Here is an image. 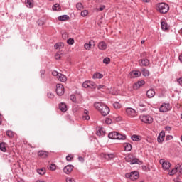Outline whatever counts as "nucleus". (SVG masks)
Here are the masks:
<instances>
[{"label":"nucleus","instance_id":"obj_42","mask_svg":"<svg viewBox=\"0 0 182 182\" xmlns=\"http://www.w3.org/2000/svg\"><path fill=\"white\" fill-rule=\"evenodd\" d=\"M103 63H105V65H109L110 63V58H104Z\"/></svg>","mask_w":182,"mask_h":182},{"label":"nucleus","instance_id":"obj_17","mask_svg":"<svg viewBox=\"0 0 182 182\" xmlns=\"http://www.w3.org/2000/svg\"><path fill=\"white\" fill-rule=\"evenodd\" d=\"M25 4L27 8L32 9L35 6V1L33 0H25Z\"/></svg>","mask_w":182,"mask_h":182},{"label":"nucleus","instance_id":"obj_38","mask_svg":"<svg viewBox=\"0 0 182 182\" xmlns=\"http://www.w3.org/2000/svg\"><path fill=\"white\" fill-rule=\"evenodd\" d=\"M68 45H74L75 44V39L70 38L67 40Z\"/></svg>","mask_w":182,"mask_h":182},{"label":"nucleus","instance_id":"obj_39","mask_svg":"<svg viewBox=\"0 0 182 182\" xmlns=\"http://www.w3.org/2000/svg\"><path fill=\"white\" fill-rule=\"evenodd\" d=\"M101 157H102L103 159H105V160H109V154L102 153V154H101Z\"/></svg>","mask_w":182,"mask_h":182},{"label":"nucleus","instance_id":"obj_45","mask_svg":"<svg viewBox=\"0 0 182 182\" xmlns=\"http://www.w3.org/2000/svg\"><path fill=\"white\" fill-rule=\"evenodd\" d=\"M70 100H72V102H73V103H76V95H71L70 96Z\"/></svg>","mask_w":182,"mask_h":182},{"label":"nucleus","instance_id":"obj_12","mask_svg":"<svg viewBox=\"0 0 182 182\" xmlns=\"http://www.w3.org/2000/svg\"><path fill=\"white\" fill-rule=\"evenodd\" d=\"M166 137V132L164 131H161L157 138L158 143H163L164 141V138Z\"/></svg>","mask_w":182,"mask_h":182},{"label":"nucleus","instance_id":"obj_46","mask_svg":"<svg viewBox=\"0 0 182 182\" xmlns=\"http://www.w3.org/2000/svg\"><path fill=\"white\" fill-rule=\"evenodd\" d=\"M89 11L87 10H83L81 11V16H87L88 15Z\"/></svg>","mask_w":182,"mask_h":182},{"label":"nucleus","instance_id":"obj_56","mask_svg":"<svg viewBox=\"0 0 182 182\" xmlns=\"http://www.w3.org/2000/svg\"><path fill=\"white\" fill-rule=\"evenodd\" d=\"M59 73H58V71H55V70H54V71L52 72L53 76H57L58 77V76H59Z\"/></svg>","mask_w":182,"mask_h":182},{"label":"nucleus","instance_id":"obj_63","mask_svg":"<svg viewBox=\"0 0 182 182\" xmlns=\"http://www.w3.org/2000/svg\"><path fill=\"white\" fill-rule=\"evenodd\" d=\"M78 160H79V161H82V162L84 161L83 157H82V156H79Z\"/></svg>","mask_w":182,"mask_h":182},{"label":"nucleus","instance_id":"obj_55","mask_svg":"<svg viewBox=\"0 0 182 182\" xmlns=\"http://www.w3.org/2000/svg\"><path fill=\"white\" fill-rule=\"evenodd\" d=\"M82 87H85V89L87 88V87H89V85H88V84H87V81H85V82L82 83Z\"/></svg>","mask_w":182,"mask_h":182},{"label":"nucleus","instance_id":"obj_24","mask_svg":"<svg viewBox=\"0 0 182 182\" xmlns=\"http://www.w3.org/2000/svg\"><path fill=\"white\" fill-rule=\"evenodd\" d=\"M131 139L133 141H139V140H141V136L139 135L134 134L131 136Z\"/></svg>","mask_w":182,"mask_h":182},{"label":"nucleus","instance_id":"obj_9","mask_svg":"<svg viewBox=\"0 0 182 182\" xmlns=\"http://www.w3.org/2000/svg\"><path fill=\"white\" fill-rule=\"evenodd\" d=\"M140 76H141V73L139 70H133L129 75L130 79H136V77H140Z\"/></svg>","mask_w":182,"mask_h":182},{"label":"nucleus","instance_id":"obj_35","mask_svg":"<svg viewBox=\"0 0 182 182\" xmlns=\"http://www.w3.org/2000/svg\"><path fill=\"white\" fill-rule=\"evenodd\" d=\"M133 159V155L132 154H129L125 157V161H127V163H132V160Z\"/></svg>","mask_w":182,"mask_h":182},{"label":"nucleus","instance_id":"obj_47","mask_svg":"<svg viewBox=\"0 0 182 182\" xmlns=\"http://www.w3.org/2000/svg\"><path fill=\"white\" fill-rule=\"evenodd\" d=\"M113 106L114 109H120V104L117 102H114Z\"/></svg>","mask_w":182,"mask_h":182},{"label":"nucleus","instance_id":"obj_60","mask_svg":"<svg viewBox=\"0 0 182 182\" xmlns=\"http://www.w3.org/2000/svg\"><path fill=\"white\" fill-rule=\"evenodd\" d=\"M165 130L167 132H170L171 130V127L170 126H167L165 127Z\"/></svg>","mask_w":182,"mask_h":182},{"label":"nucleus","instance_id":"obj_20","mask_svg":"<svg viewBox=\"0 0 182 182\" xmlns=\"http://www.w3.org/2000/svg\"><path fill=\"white\" fill-rule=\"evenodd\" d=\"M108 137H109V139H111L112 140H117V132H110V133L108 134Z\"/></svg>","mask_w":182,"mask_h":182},{"label":"nucleus","instance_id":"obj_27","mask_svg":"<svg viewBox=\"0 0 182 182\" xmlns=\"http://www.w3.org/2000/svg\"><path fill=\"white\" fill-rule=\"evenodd\" d=\"M141 72H142L143 76H144L145 77L150 76V72L149 71V70L146 68H143Z\"/></svg>","mask_w":182,"mask_h":182},{"label":"nucleus","instance_id":"obj_36","mask_svg":"<svg viewBox=\"0 0 182 182\" xmlns=\"http://www.w3.org/2000/svg\"><path fill=\"white\" fill-rule=\"evenodd\" d=\"M6 136H8V137L12 138L14 137V136H15V133L14 132H12V130H7L6 132Z\"/></svg>","mask_w":182,"mask_h":182},{"label":"nucleus","instance_id":"obj_40","mask_svg":"<svg viewBox=\"0 0 182 182\" xmlns=\"http://www.w3.org/2000/svg\"><path fill=\"white\" fill-rule=\"evenodd\" d=\"M131 164H139V159L136 158H132L131 161Z\"/></svg>","mask_w":182,"mask_h":182},{"label":"nucleus","instance_id":"obj_5","mask_svg":"<svg viewBox=\"0 0 182 182\" xmlns=\"http://www.w3.org/2000/svg\"><path fill=\"white\" fill-rule=\"evenodd\" d=\"M159 163L162 166L163 170H164L165 171H167V170H170V168L171 167V164L170 163V161L161 159L159 160Z\"/></svg>","mask_w":182,"mask_h":182},{"label":"nucleus","instance_id":"obj_41","mask_svg":"<svg viewBox=\"0 0 182 182\" xmlns=\"http://www.w3.org/2000/svg\"><path fill=\"white\" fill-rule=\"evenodd\" d=\"M76 6L77 9H78L79 11H82V9H83V4H82V3H77Z\"/></svg>","mask_w":182,"mask_h":182},{"label":"nucleus","instance_id":"obj_64","mask_svg":"<svg viewBox=\"0 0 182 182\" xmlns=\"http://www.w3.org/2000/svg\"><path fill=\"white\" fill-rule=\"evenodd\" d=\"M179 60L182 63V54L181 55H179Z\"/></svg>","mask_w":182,"mask_h":182},{"label":"nucleus","instance_id":"obj_26","mask_svg":"<svg viewBox=\"0 0 182 182\" xmlns=\"http://www.w3.org/2000/svg\"><path fill=\"white\" fill-rule=\"evenodd\" d=\"M93 79H102L103 78V74H100V73H95L93 76H92Z\"/></svg>","mask_w":182,"mask_h":182},{"label":"nucleus","instance_id":"obj_28","mask_svg":"<svg viewBox=\"0 0 182 182\" xmlns=\"http://www.w3.org/2000/svg\"><path fill=\"white\" fill-rule=\"evenodd\" d=\"M52 9H53V11H57L58 12L59 11H61L60 4H54V5L53 6V7H52Z\"/></svg>","mask_w":182,"mask_h":182},{"label":"nucleus","instance_id":"obj_14","mask_svg":"<svg viewBox=\"0 0 182 182\" xmlns=\"http://www.w3.org/2000/svg\"><path fill=\"white\" fill-rule=\"evenodd\" d=\"M73 170V165H67L64 168H63V172L65 174H70L72 173V171Z\"/></svg>","mask_w":182,"mask_h":182},{"label":"nucleus","instance_id":"obj_30","mask_svg":"<svg viewBox=\"0 0 182 182\" xmlns=\"http://www.w3.org/2000/svg\"><path fill=\"white\" fill-rule=\"evenodd\" d=\"M37 173L38 174H39L40 176H43L44 174H46V169L45 168H42L40 169H37Z\"/></svg>","mask_w":182,"mask_h":182},{"label":"nucleus","instance_id":"obj_44","mask_svg":"<svg viewBox=\"0 0 182 182\" xmlns=\"http://www.w3.org/2000/svg\"><path fill=\"white\" fill-rule=\"evenodd\" d=\"M177 171H178L175 169V168H174L171 171H169L168 174H169V176H174V174H176V173H177Z\"/></svg>","mask_w":182,"mask_h":182},{"label":"nucleus","instance_id":"obj_21","mask_svg":"<svg viewBox=\"0 0 182 182\" xmlns=\"http://www.w3.org/2000/svg\"><path fill=\"white\" fill-rule=\"evenodd\" d=\"M57 77H58V80H60V82H63V83H65V82H66L68 80L66 75H65L62 73H59V75Z\"/></svg>","mask_w":182,"mask_h":182},{"label":"nucleus","instance_id":"obj_19","mask_svg":"<svg viewBox=\"0 0 182 182\" xmlns=\"http://www.w3.org/2000/svg\"><path fill=\"white\" fill-rule=\"evenodd\" d=\"M38 155L39 157H41V159H46L48 156V153L46 151H39Z\"/></svg>","mask_w":182,"mask_h":182},{"label":"nucleus","instance_id":"obj_7","mask_svg":"<svg viewBox=\"0 0 182 182\" xmlns=\"http://www.w3.org/2000/svg\"><path fill=\"white\" fill-rule=\"evenodd\" d=\"M139 172L137 171L130 172L125 174V177L127 178H130V180H132L133 181H134V180H137V178H139Z\"/></svg>","mask_w":182,"mask_h":182},{"label":"nucleus","instance_id":"obj_31","mask_svg":"<svg viewBox=\"0 0 182 182\" xmlns=\"http://www.w3.org/2000/svg\"><path fill=\"white\" fill-rule=\"evenodd\" d=\"M117 140H126V135L117 132Z\"/></svg>","mask_w":182,"mask_h":182},{"label":"nucleus","instance_id":"obj_34","mask_svg":"<svg viewBox=\"0 0 182 182\" xmlns=\"http://www.w3.org/2000/svg\"><path fill=\"white\" fill-rule=\"evenodd\" d=\"M124 150L125 151H130L132 150V144L129 143L124 144Z\"/></svg>","mask_w":182,"mask_h":182},{"label":"nucleus","instance_id":"obj_59","mask_svg":"<svg viewBox=\"0 0 182 182\" xmlns=\"http://www.w3.org/2000/svg\"><path fill=\"white\" fill-rule=\"evenodd\" d=\"M178 83L180 85V86H182V77L178 78L177 80Z\"/></svg>","mask_w":182,"mask_h":182},{"label":"nucleus","instance_id":"obj_11","mask_svg":"<svg viewBox=\"0 0 182 182\" xmlns=\"http://www.w3.org/2000/svg\"><path fill=\"white\" fill-rule=\"evenodd\" d=\"M144 85H146V81L142 80L141 81H138V82H135L133 85V87H134V90H137L140 89L141 86H144Z\"/></svg>","mask_w":182,"mask_h":182},{"label":"nucleus","instance_id":"obj_22","mask_svg":"<svg viewBox=\"0 0 182 182\" xmlns=\"http://www.w3.org/2000/svg\"><path fill=\"white\" fill-rule=\"evenodd\" d=\"M83 120H90V117L89 116V110L85 109L82 114Z\"/></svg>","mask_w":182,"mask_h":182},{"label":"nucleus","instance_id":"obj_43","mask_svg":"<svg viewBox=\"0 0 182 182\" xmlns=\"http://www.w3.org/2000/svg\"><path fill=\"white\" fill-rule=\"evenodd\" d=\"M49 168L52 171H55V170H56V165H55V164H51L49 166Z\"/></svg>","mask_w":182,"mask_h":182},{"label":"nucleus","instance_id":"obj_29","mask_svg":"<svg viewBox=\"0 0 182 182\" xmlns=\"http://www.w3.org/2000/svg\"><path fill=\"white\" fill-rule=\"evenodd\" d=\"M161 28L163 31H167V29H168V27L167 26V23H166V21H161Z\"/></svg>","mask_w":182,"mask_h":182},{"label":"nucleus","instance_id":"obj_4","mask_svg":"<svg viewBox=\"0 0 182 182\" xmlns=\"http://www.w3.org/2000/svg\"><path fill=\"white\" fill-rule=\"evenodd\" d=\"M170 110H171L170 103L164 102L159 107V112L161 113H167V112H170Z\"/></svg>","mask_w":182,"mask_h":182},{"label":"nucleus","instance_id":"obj_48","mask_svg":"<svg viewBox=\"0 0 182 182\" xmlns=\"http://www.w3.org/2000/svg\"><path fill=\"white\" fill-rule=\"evenodd\" d=\"M47 96L48 99H53L55 97V95L52 92H48Z\"/></svg>","mask_w":182,"mask_h":182},{"label":"nucleus","instance_id":"obj_23","mask_svg":"<svg viewBox=\"0 0 182 182\" xmlns=\"http://www.w3.org/2000/svg\"><path fill=\"white\" fill-rule=\"evenodd\" d=\"M70 17L68 15H62L58 16V21H60L61 22H63L65 21H69Z\"/></svg>","mask_w":182,"mask_h":182},{"label":"nucleus","instance_id":"obj_61","mask_svg":"<svg viewBox=\"0 0 182 182\" xmlns=\"http://www.w3.org/2000/svg\"><path fill=\"white\" fill-rule=\"evenodd\" d=\"M180 167H181V165L177 164V165L175 166V169L178 171V168H180Z\"/></svg>","mask_w":182,"mask_h":182},{"label":"nucleus","instance_id":"obj_13","mask_svg":"<svg viewBox=\"0 0 182 182\" xmlns=\"http://www.w3.org/2000/svg\"><path fill=\"white\" fill-rule=\"evenodd\" d=\"M146 96L148 99H151V97H154L156 96V91L154 89H149L146 91Z\"/></svg>","mask_w":182,"mask_h":182},{"label":"nucleus","instance_id":"obj_58","mask_svg":"<svg viewBox=\"0 0 182 182\" xmlns=\"http://www.w3.org/2000/svg\"><path fill=\"white\" fill-rule=\"evenodd\" d=\"M40 73L41 75V77H45V70H41Z\"/></svg>","mask_w":182,"mask_h":182},{"label":"nucleus","instance_id":"obj_32","mask_svg":"<svg viewBox=\"0 0 182 182\" xmlns=\"http://www.w3.org/2000/svg\"><path fill=\"white\" fill-rule=\"evenodd\" d=\"M87 82L88 84V87H90V89L96 88V84L95 83V82H92V81H87Z\"/></svg>","mask_w":182,"mask_h":182},{"label":"nucleus","instance_id":"obj_18","mask_svg":"<svg viewBox=\"0 0 182 182\" xmlns=\"http://www.w3.org/2000/svg\"><path fill=\"white\" fill-rule=\"evenodd\" d=\"M59 109L60 110H61L63 113H65V112L68 111V106L66 105L65 103L64 102H61L59 104Z\"/></svg>","mask_w":182,"mask_h":182},{"label":"nucleus","instance_id":"obj_52","mask_svg":"<svg viewBox=\"0 0 182 182\" xmlns=\"http://www.w3.org/2000/svg\"><path fill=\"white\" fill-rule=\"evenodd\" d=\"M105 8H106V6H105V5H101L100 8L97 9V11H105Z\"/></svg>","mask_w":182,"mask_h":182},{"label":"nucleus","instance_id":"obj_50","mask_svg":"<svg viewBox=\"0 0 182 182\" xmlns=\"http://www.w3.org/2000/svg\"><path fill=\"white\" fill-rule=\"evenodd\" d=\"M66 182H76V181L73 178L68 177L66 178Z\"/></svg>","mask_w":182,"mask_h":182},{"label":"nucleus","instance_id":"obj_6","mask_svg":"<svg viewBox=\"0 0 182 182\" xmlns=\"http://www.w3.org/2000/svg\"><path fill=\"white\" fill-rule=\"evenodd\" d=\"M125 113L128 117L131 118L136 117V116H137V112L132 107L126 108Z\"/></svg>","mask_w":182,"mask_h":182},{"label":"nucleus","instance_id":"obj_3","mask_svg":"<svg viewBox=\"0 0 182 182\" xmlns=\"http://www.w3.org/2000/svg\"><path fill=\"white\" fill-rule=\"evenodd\" d=\"M139 119L143 123H146L148 124L153 123V117L149 114L141 115Z\"/></svg>","mask_w":182,"mask_h":182},{"label":"nucleus","instance_id":"obj_15","mask_svg":"<svg viewBox=\"0 0 182 182\" xmlns=\"http://www.w3.org/2000/svg\"><path fill=\"white\" fill-rule=\"evenodd\" d=\"M139 66H149L150 65V61H149V59H141L139 60Z\"/></svg>","mask_w":182,"mask_h":182},{"label":"nucleus","instance_id":"obj_62","mask_svg":"<svg viewBox=\"0 0 182 182\" xmlns=\"http://www.w3.org/2000/svg\"><path fill=\"white\" fill-rule=\"evenodd\" d=\"M139 106H140V107H146V105L142 102H139Z\"/></svg>","mask_w":182,"mask_h":182},{"label":"nucleus","instance_id":"obj_16","mask_svg":"<svg viewBox=\"0 0 182 182\" xmlns=\"http://www.w3.org/2000/svg\"><path fill=\"white\" fill-rule=\"evenodd\" d=\"M98 49H100V50H106L107 49V44H106V42H100L98 43Z\"/></svg>","mask_w":182,"mask_h":182},{"label":"nucleus","instance_id":"obj_25","mask_svg":"<svg viewBox=\"0 0 182 182\" xmlns=\"http://www.w3.org/2000/svg\"><path fill=\"white\" fill-rule=\"evenodd\" d=\"M0 150L1 151H3V153H5L6 151V143L5 142L0 143Z\"/></svg>","mask_w":182,"mask_h":182},{"label":"nucleus","instance_id":"obj_51","mask_svg":"<svg viewBox=\"0 0 182 182\" xmlns=\"http://www.w3.org/2000/svg\"><path fill=\"white\" fill-rule=\"evenodd\" d=\"M67 161H71V160H73V156L72 155H68L66 156Z\"/></svg>","mask_w":182,"mask_h":182},{"label":"nucleus","instance_id":"obj_54","mask_svg":"<svg viewBox=\"0 0 182 182\" xmlns=\"http://www.w3.org/2000/svg\"><path fill=\"white\" fill-rule=\"evenodd\" d=\"M172 139H173V135H166V141H168L169 140H172Z\"/></svg>","mask_w":182,"mask_h":182},{"label":"nucleus","instance_id":"obj_33","mask_svg":"<svg viewBox=\"0 0 182 182\" xmlns=\"http://www.w3.org/2000/svg\"><path fill=\"white\" fill-rule=\"evenodd\" d=\"M63 46H65V44H63V43L60 42V43H57L54 47L55 49H62V48H63Z\"/></svg>","mask_w":182,"mask_h":182},{"label":"nucleus","instance_id":"obj_57","mask_svg":"<svg viewBox=\"0 0 182 182\" xmlns=\"http://www.w3.org/2000/svg\"><path fill=\"white\" fill-rule=\"evenodd\" d=\"M55 58L56 59V60H59V59H60V54L59 53H57L55 55Z\"/></svg>","mask_w":182,"mask_h":182},{"label":"nucleus","instance_id":"obj_8","mask_svg":"<svg viewBox=\"0 0 182 182\" xmlns=\"http://www.w3.org/2000/svg\"><path fill=\"white\" fill-rule=\"evenodd\" d=\"M56 93L58 96H62L65 93V87L62 84H57Z\"/></svg>","mask_w":182,"mask_h":182},{"label":"nucleus","instance_id":"obj_1","mask_svg":"<svg viewBox=\"0 0 182 182\" xmlns=\"http://www.w3.org/2000/svg\"><path fill=\"white\" fill-rule=\"evenodd\" d=\"M94 107L102 116H107L110 113V108L103 102H95Z\"/></svg>","mask_w":182,"mask_h":182},{"label":"nucleus","instance_id":"obj_53","mask_svg":"<svg viewBox=\"0 0 182 182\" xmlns=\"http://www.w3.org/2000/svg\"><path fill=\"white\" fill-rule=\"evenodd\" d=\"M105 123H106L107 124H112V119H109V118H106V119H105Z\"/></svg>","mask_w":182,"mask_h":182},{"label":"nucleus","instance_id":"obj_37","mask_svg":"<svg viewBox=\"0 0 182 182\" xmlns=\"http://www.w3.org/2000/svg\"><path fill=\"white\" fill-rule=\"evenodd\" d=\"M97 136H105V131H103V128H100L97 129Z\"/></svg>","mask_w":182,"mask_h":182},{"label":"nucleus","instance_id":"obj_2","mask_svg":"<svg viewBox=\"0 0 182 182\" xmlns=\"http://www.w3.org/2000/svg\"><path fill=\"white\" fill-rule=\"evenodd\" d=\"M157 11L160 14H167L170 11V6L166 3H159L157 4Z\"/></svg>","mask_w":182,"mask_h":182},{"label":"nucleus","instance_id":"obj_10","mask_svg":"<svg viewBox=\"0 0 182 182\" xmlns=\"http://www.w3.org/2000/svg\"><path fill=\"white\" fill-rule=\"evenodd\" d=\"M84 48L85 50H90L95 48V41L90 40L88 43L84 44Z\"/></svg>","mask_w":182,"mask_h":182},{"label":"nucleus","instance_id":"obj_49","mask_svg":"<svg viewBox=\"0 0 182 182\" xmlns=\"http://www.w3.org/2000/svg\"><path fill=\"white\" fill-rule=\"evenodd\" d=\"M109 160H113L114 157H116V155L114 154H108Z\"/></svg>","mask_w":182,"mask_h":182}]
</instances>
